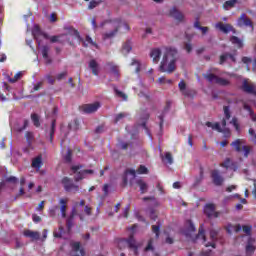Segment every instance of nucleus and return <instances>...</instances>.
Masks as SVG:
<instances>
[{"label": "nucleus", "mask_w": 256, "mask_h": 256, "mask_svg": "<svg viewBox=\"0 0 256 256\" xmlns=\"http://www.w3.org/2000/svg\"><path fill=\"white\" fill-rule=\"evenodd\" d=\"M178 60L179 53L177 52V49L172 47L164 48L159 70L162 73H173V71H175L177 68Z\"/></svg>", "instance_id": "obj_1"}, {"label": "nucleus", "mask_w": 256, "mask_h": 256, "mask_svg": "<svg viewBox=\"0 0 256 256\" xmlns=\"http://www.w3.org/2000/svg\"><path fill=\"white\" fill-rule=\"evenodd\" d=\"M105 25H107V27L109 29H113L110 32H106L104 34V39H112V37H115V35H117V31H119V27H121V25H123L125 27V29H127V31H129V26L123 22H121V20H105L104 22H102L100 24V27H105Z\"/></svg>", "instance_id": "obj_2"}, {"label": "nucleus", "mask_w": 256, "mask_h": 256, "mask_svg": "<svg viewBox=\"0 0 256 256\" xmlns=\"http://www.w3.org/2000/svg\"><path fill=\"white\" fill-rule=\"evenodd\" d=\"M232 147H234L235 151L237 153L244 152V157H249V153H251V147L247 146L245 143V140L243 139H237L234 142L231 143Z\"/></svg>", "instance_id": "obj_3"}, {"label": "nucleus", "mask_w": 256, "mask_h": 256, "mask_svg": "<svg viewBox=\"0 0 256 256\" xmlns=\"http://www.w3.org/2000/svg\"><path fill=\"white\" fill-rule=\"evenodd\" d=\"M203 77L208 80L209 83H216L217 85L227 86L229 85V80L225 78L218 77L212 73L203 74Z\"/></svg>", "instance_id": "obj_4"}, {"label": "nucleus", "mask_w": 256, "mask_h": 256, "mask_svg": "<svg viewBox=\"0 0 256 256\" xmlns=\"http://www.w3.org/2000/svg\"><path fill=\"white\" fill-rule=\"evenodd\" d=\"M80 169L81 166H72L73 173H76L74 176L75 181H81V179H85L86 175H93V170H82L79 172Z\"/></svg>", "instance_id": "obj_5"}, {"label": "nucleus", "mask_w": 256, "mask_h": 256, "mask_svg": "<svg viewBox=\"0 0 256 256\" xmlns=\"http://www.w3.org/2000/svg\"><path fill=\"white\" fill-rule=\"evenodd\" d=\"M32 35L36 39L38 47H41V39H49V36L41 31L39 26L35 25L32 29Z\"/></svg>", "instance_id": "obj_6"}, {"label": "nucleus", "mask_w": 256, "mask_h": 256, "mask_svg": "<svg viewBox=\"0 0 256 256\" xmlns=\"http://www.w3.org/2000/svg\"><path fill=\"white\" fill-rule=\"evenodd\" d=\"M214 27H215V29H217L218 31H221L222 33H225L226 35H227V33H237L235 31V28L231 24H225L223 22H218L214 25Z\"/></svg>", "instance_id": "obj_7"}, {"label": "nucleus", "mask_w": 256, "mask_h": 256, "mask_svg": "<svg viewBox=\"0 0 256 256\" xmlns=\"http://www.w3.org/2000/svg\"><path fill=\"white\" fill-rule=\"evenodd\" d=\"M62 185H64V189L68 191V193H77V191H79V186L73 184L68 177L62 179Z\"/></svg>", "instance_id": "obj_8"}, {"label": "nucleus", "mask_w": 256, "mask_h": 256, "mask_svg": "<svg viewBox=\"0 0 256 256\" xmlns=\"http://www.w3.org/2000/svg\"><path fill=\"white\" fill-rule=\"evenodd\" d=\"M101 107V104L99 102H95L92 104H85L83 106H81V111L83 113H86L88 115H90L91 113H95L97 112V110Z\"/></svg>", "instance_id": "obj_9"}, {"label": "nucleus", "mask_w": 256, "mask_h": 256, "mask_svg": "<svg viewBox=\"0 0 256 256\" xmlns=\"http://www.w3.org/2000/svg\"><path fill=\"white\" fill-rule=\"evenodd\" d=\"M204 213L209 217L210 219H217L221 215V212L215 211L214 204H207L204 208Z\"/></svg>", "instance_id": "obj_10"}, {"label": "nucleus", "mask_w": 256, "mask_h": 256, "mask_svg": "<svg viewBox=\"0 0 256 256\" xmlns=\"http://www.w3.org/2000/svg\"><path fill=\"white\" fill-rule=\"evenodd\" d=\"M237 25L238 27H250L251 31H253V22H251V19H249L245 14L240 16L237 21Z\"/></svg>", "instance_id": "obj_11"}, {"label": "nucleus", "mask_w": 256, "mask_h": 256, "mask_svg": "<svg viewBox=\"0 0 256 256\" xmlns=\"http://www.w3.org/2000/svg\"><path fill=\"white\" fill-rule=\"evenodd\" d=\"M242 90L245 91V93H250L251 95H256V87L255 84H253L249 80H244L242 83Z\"/></svg>", "instance_id": "obj_12"}, {"label": "nucleus", "mask_w": 256, "mask_h": 256, "mask_svg": "<svg viewBox=\"0 0 256 256\" xmlns=\"http://www.w3.org/2000/svg\"><path fill=\"white\" fill-rule=\"evenodd\" d=\"M128 245V247L130 249H133L134 251V255H137V249L139 248V246H137V242H135V239L133 238V236H131L129 239L127 240H121L119 242V245Z\"/></svg>", "instance_id": "obj_13"}, {"label": "nucleus", "mask_w": 256, "mask_h": 256, "mask_svg": "<svg viewBox=\"0 0 256 256\" xmlns=\"http://www.w3.org/2000/svg\"><path fill=\"white\" fill-rule=\"evenodd\" d=\"M105 68L115 77V79H119V66L115 65L113 62H107Z\"/></svg>", "instance_id": "obj_14"}, {"label": "nucleus", "mask_w": 256, "mask_h": 256, "mask_svg": "<svg viewBox=\"0 0 256 256\" xmlns=\"http://www.w3.org/2000/svg\"><path fill=\"white\" fill-rule=\"evenodd\" d=\"M71 256H83V250L81 249V243L79 242H71Z\"/></svg>", "instance_id": "obj_15"}, {"label": "nucleus", "mask_w": 256, "mask_h": 256, "mask_svg": "<svg viewBox=\"0 0 256 256\" xmlns=\"http://www.w3.org/2000/svg\"><path fill=\"white\" fill-rule=\"evenodd\" d=\"M206 126L210 127L214 131H219L220 133H222V131L225 129V127H227V121L225 119L222 120V128H221V125H219V123H214L213 124L211 122H207Z\"/></svg>", "instance_id": "obj_16"}, {"label": "nucleus", "mask_w": 256, "mask_h": 256, "mask_svg": "<svg viewBox=\"0 0 256 256\" xmlns=\"http://www.w3.org/2000/svg\"><path fill=\"white\" fill-rule=\"evenodd\" d=\"M169 15L170 17H173V19H175L176 21H185V16L183 15V13L179 12V10H177L176 8L170 9Z\"/></svg>", "instance_id": "obj_17"}, {"label": "nucleus", "mask_w": 256, "mask_h": 256, "mask_svg": "<svg viewBox=\"0 0 256 256\" xmlns=\"http://www.w3.org/2000/svg\"><path fill=\"white\" fill-rule=\"evenodd\" d=\"M162 54H163V52L161 51V49H159V48L152 49L150 52V57H151L153 63H155V64L159 63Z\"/></svg>", "instance_id": "obj_18"}, {"label": "nucleus", "mask_w": 256, "mask_h": 256, "mask_svg": "<svg viewBox=\"0 0 256 256\" xmlns=\"http://www.w3.org/2000/svg\"><path fill=\"white\" fill-rule=\"evenodd\" d=\"M212 180L214 185H217L218 187L223 185V176L219 174V171L214 170L212 171Z\"/></svg>", "instance_id": "obj_19"}, {"label": "nucleus", "mask_w": 256, "mask_h": 256, "mask_svg": "<svg viewBox=\"0 0 256 256\" xmlns=\"http://www.w3.org/2000/svg\"><path fill=\"white\" fill-rule=\"evenodd\" d=\"M235 61V56L232 54L225 53L220 56V65H223V63H235Z\"/></svg>", "instance_id": "obj_20"}, {"label": "nucleus", "mask_w": 256, "mask_h": 256, "mask_svg": "<svg viewBox=\"0 0 256 256\" xmlns=\"http://www.w3.org/2000/svg\"><path fill=\"white\" fill-rule=\"evenodd\" d=\"M68 199L65 198H61L59 200V204H60V213L63 217V219H65L67 217V203H68Z\"/></svg>", "instance_id": "obj_21"}, {"label": "nucleus", "mask_w": 256, "mask_h": 256, "mask_svg": "<svg viewBox=\"0 0 256 256\" xmlns=\"http://www.w3.org/2000/svg\"><path fill=\"white\" fill-rule=\"evenodd\" d=\"M255 238H249L246 245V255H253L255 253Z\"/></svg>", "instance_id": "obj_22"}, {"label": "nucleus", "mask_w": 256, "mask_h": 256, "mask_svg": "<svg viewBox=\"0 0 256 256\" xmlns=\"http://www.w3.org/2000/svg\"><path fill=\"white\" fill-rule=\"evenodd\" d=\"M88 66L91 69L93 75H99L100 68L97 60H90Z\"/></svg>", "instance_id": "obj_23"}, {"label": "nucleus", "mask_w": 256, "mask_h": 256, "mask_svg": "<svg viewBox=\"0 0 256 256\" xmlns=\"http://www.w3.org/2000/svg\"><path fill=\"white\" fill-rule=\"evenodd\" d=\"M23 235H24V237H29L30 239H33L35 241H37V239H39V237H40L39 232L32 231V230H25L23 232Z\"/></svg>", "instance_id": "obj_24"}, {"label": "nucleus", "mask_w": 256, "mask_h": 256, "mask_svg": "<svg viewBox=\"0 0 256 256\" xmlns=\"http://www.w3.org/2000/svg\"><path fill=\"white\" fill-rule=\"evenodd\" d=\"M218 234H219V232L217 230L210 231V239L212 240V242L207 243L206 247H213V249H215V241H217Z\"/></svg>", "instance_id": "obj_25"}, {"label": "nucleus", "mask_w": 256, "mask_h": 256, "mask_svg": "<svg viewBox=\"0 0 256 256\" xmlns=\"http://www.w3.org/2000/svg\"><path fill=\"white\" fill-rule=\"evenodd\" d=\"M42 166H43V158L41 156H37L32 160V167L34 169H37V171H39Z\"/></svg>", "instance_id": "obj_26"}, {"label": "nucleus", "mask_w": 256, "mask_h": 256, "mask_svg": "<svg viewBox=\"0 0 256 256\" xmlns=\"http://www.w3.org/2000/svg\"><path fill=\"white\" fill-rule=\"evenodd\" d=\"M184 235H186V237H191V233H195V225L193 224V222H191V220H189L187 222V228L184 230Z\"/></svg>", "instance_id": "obj_27"}, {"label": "nucleus", "mask_w": 256, "mask_h": 256, "mask_svg": "<svg viewBox=\"0 0 256 256\" xmlns=\"http://www.w3.org/2000/svg\"><path fill=\"white\" fill-rule=\"evenodd\" d=\"M226 231L229 233V235H231V233H239V231H241V225L227 224Z\"/></svg>", "instance_id": "obj_28"}, {"label": "nucleus", "mask_w": 256, "mask_h": 256, "mask_svg": "<svg viewBox=\"0 0 256 256\" xmlns=\"http://www.w3.org/2000/svg\"><path fill=\"white\" fill-rule=\"evenodd\" d=\"M222 167H225L226 169H231L232 171H237V165L232 162L231 159L227 158L223 163Z\"/></svg>", "instance_id": "obj_29"}, {"label": "nucleus", "mask_w": 256, "mask_h": 256, "mask_svg": "<svg viewBox=\"0 0 256 256\" xmlns=\"http://www.w3.org/2000/svg\"><path fill=\"white\" fill-rule=\"evenodd\" d=\"M41 53L45 63H51V59L49 58V46H42Z\"/></svg>", "instance_id": "obj_30"}, {"label": "nucleus", "mask_w": 256, "mask_h": 256, "mask_svg": "<svg viewBox=\"0 0 256 256\" xmlns=\"http://www.w3.org/2000/svg\"><path fill=\"white\" fill-rule=\"evenodd\" d=\"M232 45H235L238 49H243V40L237 36L230 37Z\"/></svg>", "instance_id": "obj_31"}, {"label": "nucleus", "mask_w": 256, "mask_h": 256, "mask_svg": "<svg viewBox=\"0 0 256 256\" xmlns=\"http://www.w3.org/2000/svg\"><path fill=\"white\" fill-rule=\"evenodd\" d=\"M237 3H239V0H228L224 3L223 7L226 11H229V9L233 8Z\"/></svg>", "instance_id": "obj_32"}, {"label": "nucleus", "mask_w": 256, "mask_h": 256, "mask_svg": "<svg viewBox=\"0 0 256 256\" xmlns=\"http://www.w3.org/2000/svg\"><path fill=\"white\" fill-rule=\"evenodd\" d=\"M128 175H131L132 179H135V175H136L135 170H127L125 172L124 177H123V184L124 185H127V183H129V180L127 179Z\"/></svg>", "instance_id": "obj_33"}, {"label": "nucleus", "mask_w": 256, "mask_h": 256, "mask_svg": "<svg viewBox=\"0 0 256 256\" xmlns=\"http://www.w3.org/2000/svg\"><path fill=\"white\" fill-rule=\"evenodd\" d=\"M132 49H133V47L131 46V42L124 43L122 46L123 55H127V54L131 53Z\"/></svg>", "instance_id": "obj_34"}, {"label": "nucleus", "mask_w": 256, "mask_h": 256, "mask_svg": "<svg viewBox=\"0 0 256 256\" xmlns=\"http://www.w3.org/2000/svg\"><path fill=\"white\" fill-rule=\"evenodd\" d=\"M136 183L140 187L141 193H147L148 186L147 183H145V181L137 180Z\"/></svg>", "instance_id": "obj_35"}, {"label": "nucleus", "mask_w": 256, "mask_h": 256, "mask_svg": "<svg viewBox=\"0 0 256 256\" xmlns=\"http://www.w3.org/2000/svg\"><path fill=\"white\" fill-rule=\"evenodd\" d=\"M85 206V200H81L80 202H75L74 207L72 209L73 215H77V209L79 207H84Z\"/></svg>", "instance_id": "obj_36"}, {"label": "nucleus", "mask_w": 256, "mask_h": 256, "mask_svg": "<svg viewBox=\"0 0 256 256\" xmlns=\"http://www.w3.org/2000/svg\"><path fill=\"white\" fill-rule=\"evenodd\" d=\"M195 29H199L202 32V35H206V33L209 31L208 27H203L199 24V21H196L194 23Z\"/></svg>", "instance_id": "obj_37"}, {"label": "nucleus", "mask_w": 256, "mask_h": 256, "mask_svg": "<svg viewBox=\"0 0 256 256\" xmlns=\"http://www.w3.org/2000/svg\"><path fill=\"white\" fill-rule=\"evenodd\" d=\"M21 77H23V72H18L15 74V76L13 78L8 77V81H9V83H17V81H19V79H21Z\"/></svg>", "instance_id": "obj_38"}, {"label": "nucleus", "mask_w": 256, "mask_h": 256, "mask_svg": "<svg viewBox=\"0 0 256 256\" xmlns=\"http://www.w3.org/2000/svg\"><path fill=\"white\" fill-rule=\"evenodd\" d=\"M127 117V113H119L114 118V123H119V121H123Z\"/></svg>", "instance_id": "obj_39"}, {"label": "nucleus", "mask_w": 256, "mask_h": 256, "mask_svg": "<svg viewBox=\"0 0 256 256\" xmlns=\"http://www.w3.org/2000/svg\"><path fill=\"white\" fill-rule=\"evenodd\" d=\"M132 67H136L135 72L139 73V71H141V62H139V60H132L131 63Z\"/></svg>", "instance_id": "obj_40"}, {"label": "nucleus", "mask_w": 256, "mask_h": 256, "mask_svg": "<svg viewBox=\"0 0 256 256\" xmlns=\"http://www.w3.org/2000/svg\"><path fill=\"white\" fill-rule=\"evenodd\" d=\"M73 217H75V214L72 212V215L66 221L68 231H71V227H73Z\"/></svg>", "instance_id": "obj_41"}, {"label": "nucleus", "mask_w": 256, "mask_h": 256, "mask_svg": "<svg viewBox=\"0 0 256 256\" xmlns=\"http://www.w3.org/2000/svg\"><path fill=\"white\" fill-rule=\"evenodd\" d=\"M149 172V170L147 169V167L141 165L138 169H137V173L138 175H147V173Z\"/></svg>", "instance_id": "obj_42"}, {"label": "nucleus", "mask_w": 256, "mask_h": 256, "mask_svg": "<svg viewBox=\"0 0 256 256\" xmlns=\"http://www.w3.org/2000/svg\"><path fill=\"white\" fill-rule=\"evenodd\" d=\"M31 119L35 125V127H39L41 125V123H39V115L37 114H32L31 115Z\"/></svg>", "instance_id": "obj_43"}, {"label": "nucleus", "mask_w": 256, "mask_h": 256, "mask_svg": "<svg viewBox=\"0 0 256 256\" xmlns=\"http://www.w3.org/2000/svg\"><path fill=\"white\" fill-rule=\"evenodd\" d=\"M224 116L225 119H231V108L229 106H224Z\"/></svg>", "instance_id": "obj_44"}, {"label": "nucleus", "mask_w": 256, "mask_h": 256, "mask_svg": "<svg viewBox=\"0 0 256 256\" xmlns=\"http://www.w3.org/2000/svg\"><path fill=\"white\" fill-rule=\"evenodd\" d=\"M87 45H93V47H97V44L93 42V39L91 37L87 36L86 40L84 42V46L87 47Z\"/></svg>", "instance_id": "obj_45"}, {"label": "nucleus", "mask_w": 256, "mask_h": 256, "mask_svg": "<svg viewBox=\"0 0 256 256\" xmlns=\"http://www.w3.org/2000/svg\"><path fill=\"white\" fill-rule=\"evenodd\" d=\"M115 93L117 95V97H120V99H122L123 101H127V94L115 89Z\"/></svg>", "instance_id": "obj_46"}, {"label": "nucleus", "mask_w": 256, "mask_h": 256, "mask_svg": "<svg viewBox=\"0 0 256 256\" xmlns=\"http://www.w3.org/2000/svg\"><path fill=\"white\" fill-rule=\"evenodd\" d=\"M54 237H63V226H59V229L54 231Z\"/></svg>", "instance_id": "obj_47"}, {"label": "nucleus", "mask_w": 256, "mask_h": 256, "mask_svg": "<svg viewBox=\"0 0 256 256\" xmlns=\"http://www.w3.org/2000/svg\"><path fill=\"white\" fill-rule=\"evenodd\" d=\"M165 160L168 165H173V156L171 155V153L168 152L165 154Z\"/></svg>", "instance_id": "obj_48"}, {"label": "nucleus", "mask_w": 256, "mask_h": 256, "mask_svg": "<svg viewBox=\"0 0 256 256\" xmlns=\"http://www.w3.org/2000/svg\"><path fill=\"white\" fill-rule=\"evenodd\" d=\"M33 139H34L33 133L27 132L26 133V141H27L28 145H31L33 143Z\"/></svg>", "instance_id": "obj_49"}, {"label": "nucleus", "mask_w": 256, "mask_h": 256, "mask_svg": "<svg viewBox=\"0 0 256 256\" xmlns=\"http://www.w3.org/2000/svg\"><path fill=\"white\" fill-rule=\"evenodd\" d=\"M59 209V206H54L52 208L49 209V215L51 217H55V215H57V210Z\"/></svg>", "instance_id": "obj_50"}, {"label": "nucleus", "mask_w": 256, "mask_h": 256, "mask_svg": "<svg viewBox=\"0 0 256 256\" xmlns=\"http://www.w3.org/2000/svg\"><path fill=\"white\" fill-rule=\"evenodd\" d=\"M244 109L250 113L251 117H252V120L253 121H256V116L253 115V111L251 110V107H249L247 104H244Z\"/></svg>", "instance_id": "obj_51"}, {"label": "nucleus", "mask_w": 256, "mask_h": 256, "mask_svg": "<svg viewBox=\"0 0 256 256\" xmlns=\"http://www.w3.org/2000/svg\"><path fill=\"white\" fill-rule=\"evenodd\" d=\"M230 123L235 127L236 131H239V122L237 121V118H233Z\"/></svg>", "instance_id": "obj_52"}, {"label": "nucleus", "mask_w": 256, "mask_h": 256, "mask_svg": "<svg viewBox=\"0 0 256 256\" xmlns=\"http://www.w3.org/2000/svg\"><path fill=\"white\" fill-rule=\"evenodd\" d=\"M197 239H202L203 241H205V231H203L202 228L199 229Z\"/></svg>", "instance_id": "obj_53"}, {"label": "nucleus", "mask_w": 256, "mask_h": 256, "mask_svg": "<svg viewBox=\"0 0 256 256\" xmlns=\"http://www.w3.org/2000/svg\"><path fill=\"white\" fill-rule=\"evenodd\" d=\"M97 5H99V2L92 0V1H90L89 5H88V9H95V7H97Z\"/></svg>", "instance_id": "obj_54"}, {"label": "nucleus", "mask_w": 256, "mask_h": 256, "mask_svg": "<svg viewBox=\"0 0 256 256\" xmlns=\"http://www.w3.org/2000/svg\"><path fill=\"white\" fill-rule=\"evenodd\" d=\"M66 163H71V151L68 149L66 155L64 156Z\"/></svg>", "instance_id": "obj_55"}, {"label": "nucleus", "mask_w": 256, "mask_h": 256, "mask_svg": "<svg viewBox=\"0 0 256 256\" xmlns=\"http://www.w3.org/2000/svg\"><path fill=\"white\" fill-rule=\"evenodd\" d=\"M55 133V120L52 121L51 129H50V139H53V135Z\"/></svg>", "instance_id": "obj_56"}, {"label": "nucleus", "mask_w": 256, "mask_h": 256, "mask_svg": "<svg viewBox=\"0 0 256 256\" xmlns=\"http://www.w3.org/2000/svg\"><path fill=\"white\" fill-rule=\"evenodd\" d=\"M159 229H160V227L157 225L152 226V231H153V233H155L157 238H159Z\"/></svg>", "instance_id": "obj_57"}, {"label": "nucleus", "mask_w": 256, "mask_h": 256, "mask_svg": "<svg viewBox=\"0 0 256 256\" xmlns=\"http://www.w3.org/2000/svg\"><path fill=\"white\" fill-rule=\"evenodd\" d=\"M65 77H67V72H61L56 76V79H58V81H61V79H65Z\"/></svg>", "instance_id": "obj_58"}, {"label": "nucleus", "mask_w": 256, "mask_h": 256, "mask_svg": "<svg viewBox=\"0 0 256 256\" xmlns=\"http://www.w3.org/2000/svg\"><path fill=\"white\" fill-rule=\"evenodd\" d=\"M7 183H17V178L15 176H10L6 179Z\"/></svg>", "instance_id": "obj_59"}, {"label": "nucleus", "mask_w": 256, "mask_h": 256, "mask_svg": "<svg viewBox=\"0 0 256 256\" xmlns=\"http://www.w3.org/2000/svg\"><path fill=\"white\" fill-rule=\"evenodd\" d=\"M242 229L246 233V235H251V226H243Z\"/></svg>", "instance_id": "obj_60"}, {"label": "nucleus", "mask_w": 256, "mask_h": 256, "mask_svg": "<svg viewBox=\"0 0 256 256\" xmlns=\"http://www.w3.org/2000/svg\"><path fill=\"white\" fill-rule=\"evenodd\" d=\"M34 223H41V218L37 214L32 215Z\"/></svg>", "instance_id": "obj_61"}, {"label": "nucleus", "mask_w": 256, "mask_h": 256, "mask_svg": "<svg viewBox=\"0 0 256 256\" xmlns=\"http://www.w3.org/2000/svg\"><path fill=\"white\" fill-rule=\"evenodd\" d=\"M44 208H45V201H42L36 208V211H43Z\"/></svg>", "instance_id": "obj_62"}, {"label": "nucleus", "mask_w": 256, "mask_h": 256, "mask_svg": "<svg viewBox=\"0 0 256 256\" xmlns=\"http://www.w3.org/2000/svg\"><path fill=\"white\" fill-rule=\"evenodd\" d=\"M43 85V83L38 82L37 84L34 85L33 90L32 91H39L41 89V86Z\"/></svg>", "instance_id": "obj_63"}, {"label": "nucleus", "mask_w": 256, "mask_h": 256, "mask_svg": "<svg viewBox=\"0 0 256 256\" xmlns=\"http://www.w3.org/2000/svg\"><path fill=\"white\" fill-rule=\"evenodd\" d=\"M242 63H244L245 65H249L251 63V58L243 57L242 58Z\"/></svg>", "instance_id": "obj_64"}]
</instances>
